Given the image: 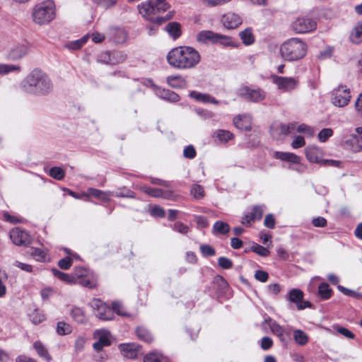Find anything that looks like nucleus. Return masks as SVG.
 Returning <instances> with one entry per match:
<instances>
[{
	"mask_svg": "<svg viewBox=\"0 0 362 362\" xmlns=\"http://www.w3.org/2000/svg\"><path fill=\"white\" fill-rule=\"evenodd\" d=\"M20 88L28 94L45 96L52 92L53 83L46 73L35 69L21 81Z\"/></svg>",
	"mask_w": 362,
	"mask_h": 362,
	"instance_id": "f257e3e1",
	"label": "nucleus"
},
{
	"mask_svg": "<svg viewBox=\"0 0 362 362\" xmlns=\"http://www.w3.org/2000/svg\"><path fill=\"white\" fill-rule=\"evenodd\" d=\"M167 61L175 69L187 70L194 69L199 64L201 55L192 47L180 46L172 49L168 52Z\"/></svg>",
	"mask_w": 362,
	"mask_h": 362,
	"instance_id": "f03ea898",
	"label": "nucleus"
},
{
	"mask_svg": "<svg viewBox=\"0 0 362 362\" xmlns=\"http://www.w3.org/2000/svg\"><path fill=\"white\" fill-rule=\"evenodd\" d=\"M306 43L298 37L291 38L280 47L281 55L286 61H298L303 59L307 53Z\"/></svg>",
	"mask_w": 362,
	"mask_h": 362,
	"instance_id": "7ed1b4c3",
	"label": "nucleus"
},
{
	"mask_svg": "<svg viewBox=\"0 0 362 362\" xmlns=\"http://www.w3.org/2000/svg\"><path fill=\"white\" fill-rule=\"evenodd\" d=\"M168 8L169 5L165 0H151L138 6L139 11L143 17L158 24H161L165 21L158 14L165 11Z\"/></svg>",
	"mask_w": 362,
	"mask_h": 362,
	"instance_id": "20e7f679",
	"label": "nucleus"
},
{
	"mask_svg": "<svg viewBox=\"0 0 362 362\" xmlns=\"http://www.w3.org/2000/svg\"><path fill=\"white\" fill-rule=\"evenodd\" d=\"M54 1H45L36 4L33 9V21L38 25H45L52 21L56 15Z\"/></svg>",
	"mask_w": 362,
	"mask_h": 362,
	"instance_id": "39448f33",
	"label": "nucleus"
},
{
	"mask_svg": "<svg viewBox=\"0 0 362 362\" xmlns=\"http://www.w3.org/2000/svg\"><path fill=\"white\" fill-rule=\"evenodd\" d=\"M270 78L272 82L276 86L277 88L282 92L290 93L296 90L299 83L298 79L295 77H286L272 74Z\"/></svg>",
	"mask_w": 362,
	"mask_h": 362,
	"instance_id": "423d86ee",
	"label": "nucleus"
},
{
	"mask_svg": "<svg viewBox=\"0 0 362 362\" xmlns=\"http://www.w3.org/2000/svg\"><path fill=\"white\" fill-rule=\"evenodd\" d=\"M317 28L316 21L308 16L297 17L291 24L292 30L299 34L308 33L315 30Z\"/></svg>",
	"mask_w": 362,
	"mask_h": 362,
	"instance_id": "0eeeda50",
	"label": "nucleus"
},
{
	"mask_svg": "<svg viewBox=\"0 0 362 362\" xmlns=\"http://www.w3.org/2000/svg\"><path fill=\"white\" fill-rule=\"evenodd\" d=\"M332 103L339 107L346 106L351 98L349 88L344 86H339L332 92Z\"/></svg>",
	"mask_w": 362,
	"mask_h": 362,
	"instance_id": "6e6552de",
	"label": "nucleus"
},
{
	"mask_svg": "<svg viewBox=\"0 0 362 362\" xmlns=\"http://www.w3.org/2000/svg\"><path fill=\"white\" fill-rule=\"evenodd\" d=\"M239 95L250 102L259 103L266 98V93L259 88L244 86L238 90Z\"/></svg>",
	"mask_w": 362,
	"mask_h": 362,
	"instance_id": "1a4fd4ad",
	"label": "nucleus"
},
{
	"mask_svg": "<svg viewBox=\"0 0 362 362\" xmlns=\"http://www.w3.org/2000/svg\"><path fill=\"white\" fill-rule=\"evenodd\" d=\"M89 305L95 310V315L103 320H111L113 319V313L110 307L101 301L100 299L95 298Z\"/></svg>",
	"mask_w": 362,
	"mask_h": 362,
	"instance_id": "9d476101",
	"label": "nucleus"
},
{
	"mask_svg": "<svg viewBox=\"0 0 362 362\" xmlns=\"http://www.w3.org/2000/svg\"><path fill=\"white\" fill-rule=\"evenodd\" d=\"M93 338L96 341L93 344V347L97 351H100L103 347L111 344L110 333L106 329L95 330L93 332Z\"/></svg>",
	"mask_w": 362,
	"mask_h": 362,
	"instance_id": "9b49d317",
	"label": "nucleus"
},
{
	"mask_svg": "<svg viewBox=\"0 0 362 362\" xmlns=\"http://www.w3.org/2000/svg\"><path fill=\"white\" fill-rule=\"evenodd\" d=\"M9 236L12 242L16 245H27L30 243V238L28 233L18 228L12 229Z\"/></svg>",
	"mask_w": 362,
	"mask_h": 362,
	"instance_id": "f8f14e48",
	"label": "nucleus"
},
{
	"mask_svg": "<svg viewBox=\"0 0 362 362\" xmlns=\"http://www.w3.org/2000/svg\"><path fill=\"white\" fill-rule=\"evenodd\" d=\"M221 21L227 29H235L242 24L243 19L238 14L228 12L222 16Z\"/></svg>",
	"mask_w": 362,
	"mask_h": 362,
	"instance_id": "ddd939ff",
	"label": "nucleus"
},
{
	"mask_svg": "<svg viewBox=\"0 0 362 362\" xmlns=\"http://www.w3.org/2000/svg\"><path fill=\"white\" fill-rule=\"evenodd\" d=\"M233 124L238 129L250 131L252 128V117L248 114L237 115L233 118Z\"/></svg>",
	"mask_w": 362,
	"mask_h": 362,
	"instance_id": "4468645a",
	"label": "nucleus"
},
{
	"mask_svg": "<svg viewBox=\"0 0 362 362\" xmlns=\"http://www.w3.org/2000/svg\"><path fill=\"white\" fill-rule=\"evenodd\" d=\"M118 347L124 357L135 358L138 356L139 346L135 343L121 344Z\"/></svg>",
	"mask_w": 362,
	"mask_h": 362,
	"instance_id": "2eb2a0df",
	"label": "nucleus"
},
{
	"mask_svg": "<svg viewBox=\"0 0 362 362\" xmlns=\"http://www.w3.org/2000/svg\"><path fill=\"white\" fill-rule=\"evenodd\" d=\"M156 94L160 98L170 103H176L180 100V97L176 93L165 88H157Z\"/></svg>",
	"mask_w": 362,
	"mask_h": 362,
	"instance_id": "dca6fc26",
	"label": "nucleus"
},
{
	"mask_svg": "<svg viewBox=\"0 0 362 362\" xmlns=\"http://www.w3.org/2000/svg\"><path fill=\"white\" fill-rule=\"evenodd\" d=\"M216 37V33L211 30H202L197 33L196 39L201 44L215 45Z\"/></svg>",
	"mask_w": 362,
	"mask_h": 362,
	"instance_id": "f3484780",
	"label": "nucleus"
},
{
	"mask_svg": "<svg viewBox=\"0 0 362 362\" xmlns=\"http://www.w3.org/2000/svg\"><path fill=\"white\" fill-rule=\"evenodd\" d=\"M189 97L197 102L203 103H213L218 104V101L211 95L207 93H202L196 90H192L189 93Z\"/></svg>",
	"mask_w": 362,
	"mask_h": 362,
	"instance_id": "a211bd4d",
	"label": "nucleus"
},
{
	"mask_svg": "<svg viewBox=\"0 0 362 362\" xmlns=\"http://www.w3.org/2000/svg\"><path fill=\"white\" fill-rule=\"evenodd\" d=\"M305 156L311 163H319L322 161V152L316 146H308L305 149Z\"/></svg>",
	"mask_w": 362,
	"mask_h": 362,
	"instance_id": "6ab92c4d",
	"label": "nucleus"
},
{
	"mask_svg": "<svg viewBox=\"0 0 362 362\" xmlns=\"http://www.w3.org/2000/svg\"><path fill=\"white\" fill-rule=\"evenodd\" d=\"M71 317L73 320L78 324H86L88 318L86 315L84 310L80 307L75 306L70 311Z\"/></svg>",
	"mask_w": 362,
	"mask_h": 362,
	"instance_id": "aec40b11",
	"label": "nucleus"
},
{
	"mask_svg": "<svg viewBox=\"0 0 362 362\" xmlns=\"http://www.w3.org/2000/svg\"><path fill=\"white\" fill-rule=\"evenodd\" d=\"M274 156L276 159L290 162L292 164H300V157L293 153L276 151Z\"/></svg>",
	"mask_w": 362,
	"mask_h": 362,
	"instance_id": "412c9836",
	"label": "nucleus"
},
{
	"mask_svg": "<svg viewBox=\"0 0 362 362\" xmlns=\"http://www.w3.org/2000/svg\"><path fill=\"white\" fill-rule=\"evenodd\" d=\"M33 346L37 355L40 358L46 360L47 362H50L52 360V358L49 354L47 349L42 342L40 341H36L33 343Z\"/></svg>",
	"mask_w": 362,
	"mask_h": 362,
	"instance_id": "4be33fe9",
	"label": "nucleus"
},
{
	"mask_svg": "<svg viewBox=\"0 0 362 362\" xmlns=\"http://www.w3.org/2000/svg\"><path fill=\"white\" fill-rule=\"evenodd\" d=\"M168 84L173 88H184L187 86L186 79L182 76H170L166 78Z\"/></svg>",
	"mask_w": 362,
	"mask_h": 362,
	"instance_id": "5701e85b",
	"label": "nucleus"
},
{
	"mask_svg": "<svg viewBox=\"0 0 362 362\" xmlns=\"http://www.w3.org/2000/svg\"><path fill=\"white\" fill-rule=\"evenodd\" d=\"M27 52L28 48L25 45H18L10 50L8 57L11 60H17L24 57Z\"/></svg>",
	"mask_w": 362,
	"mask_h": 362,
	"instance_id": "b1692460",
	"label": "nucleus"
},
{
	"mask_svg": "<svg viewBox=\"0 0 362 362\" xmlns=\"http://www.w3.org/2000/svg\"><path fill=\"white\" fill-rule=\"evenodd\" d=\"M87 192L89 196H93L98 199L107 202H108L110 197L113 195V193L110 191H101L95 188H88Z\"/></svg>",
	"mask_w": 362,
	"mask_h": 362,
	"instance_id": "393cba45",
	"label": "nucleus"
},
{
	"mask_svg": "<svg viewBox=\"0 0 362 362\" xmlns=\"http://www.w3.org/2000/svg\"><path fill=\"white\" fill-rule=\"evenodd\" d=\"M304 293L298 288H293L289 291L286 298L291 303H295L296 305L303 300Z\"/></svg>",
	"mask_w": 362,
	"mask_h": 362,
	"instance_id": "a878e982",
	"label": "nucleus"
},
{
	"mask_svg": "<svg viewBox=\"0 0 362 362\" xmlns=\"http://www.w3.org/2000/svg\"><path fill=\"white\" fill-rule=\"evenodd\" d=\"M111 35L113 41L116 43H123L127 38V33L122 28H112L111 30Z\"/></svg>",
	"mask_w": 362,
	"mask_h": 362,
	"instance_id": "bb28decb",
	"label": "nucleus"
},
{
	"mask_svg": "<svg viewBox=\"0 0 362 362\" xmlns=\"http://www.w3.org/2000/svg\"><path fill=\"white\" fill-rule=\"evenodd\" d=\"M346 144L349 145L353 151H360L362 150V136L353 134L347 140Z\"/></svg>",
	"mask_w": 362,
	"mask_h": 362,
	"instance_id": "cd10ccee",
	"label": "nucleus"
},
{
	"mask_svg": "<svg viewBox=\"0 0 362 362\" xmlns=\"http://www.w3.org/2000/svg\"><path fill=\"white\" fill-rule=\"evenodd\" d=\"M294 341L300 346L305 345L309 341L308 335L301 329H295L293 333Z\"/></svg>",
	"mask_w": 362,
	"mask_h": 362,
	"instance_id": "c85d7f7f",
	"label": "nucleus"
},
{
	"mask_svg": "<svg viewBox=\"0 0 362 362\" xmlns=\"http://www.w3.org/2000/svg\"><path fill=\"white\" fill-rule=\"evenodd\" d=\"M243 43L245 45H250L255 42V36L251 28H246L239 33Z\"/></svg>",
	"mask_w": 362,
	"mask_h": 362,
	"instance_id": "c756f323",
	"label": "nucleus"
},
{
	"mask_svg": "<svg viewBox=\"0 0 362 362\" xmlns=\"http://www.w3.org/2000/svg\"><path fill=\"white\" fill-rule=\"evenodd\" d=\"M165 30L174 39L179 37L181 35L180 25L176 22L169 23L165 26Z\"/></svg>",
	"mask_w": 362,
	"mask_h": 362,
	"instance_id": "7c9ffc66",
	"label": "nucleus"
},
{
	"mask_svg": "<svg viewBox=\"0 0 362 362\" xmlns=\"http://www.w3.org/2000/svg\"><path fill=\"white\" fill-rule=\"evenodd\" d=\"M350 40L354 44L362 42V24H357L350 34Z\"/></svg>",
	"mask_w": 362,
	"mask_h": 362,
	"instance_id": "2f4dec72",
	"label": "nucleus"
},
{
	"mask_svg": "<svg viewBox=\"0 0 362 362\" xmlns=\"http://www.w3.org/2000/svg\"><path fill=\"white\" fill-rule=\"evenodd\" d=\"M144 362H169V360L160 353L153 352L145 356Z\"/></svg>",
	"mask_w": 362,
	"mask_h": 362,
	"instance_id": "473e14b6",
	"label": "nucleus"
},
{
	"mask_svg": "<svg viewBox=\"0 0 362 362\" xmlns=\"http://www.w3.org/2000/svg\"><path fill=\"white\" fill-rule=\"evenodd\" d=\"M52 272L55 277L58 278L62 281H64L70 284H76V281L74 279L72 275H69L66 273L62 272L58 270L57 269H52Z\"/></svg>",
	"mask_w": 362,
	"mask_h": 362,
	"instance_id": "72a5a7b5",
	"label": "nucleus"
},
{
	"mask_svg": "<svg viewBox=\"0 0 362 362\" xmlns=\"http://www.w3.org/2000/svg\"><path fill=\"white\" fill-rule=\"evenodd\" d=\"M213 233L216 234H226L230 230V226L229 225L223 221H216L213 226Z\"/></svg>",
	"mask_w": 362,
	"mask_h": 362,
	"instance_id": "f704fd0d",
	"label": "nucleus"
},
{
	"mask_svg": "<svg viewBox=\"0 0 362 362\" xmlns=\"http://www.w3.org/2000/svg\"><path fill=\"white\" fill-rule=\"evenodd\" d=\"M318 294L323 300H327L331 298L332 291L329 288L328 284L322 283L318 286Z\"/></svg>",
	"mask_w": 362,
	"mask_h": 362,
	"instance_id": "c9c22d12",
	"label": "nucleus"
},
{
	"mask_svg": "<svg viewBox=\"0 0 362 362\" xmlns=\"http://www.w3.org/2000/svg\"><path fill=\"white\" fill-rule=\"evenodd\" d=\"M214 134L221 143H227L233 138V134L230 132L224 129H218Z\"/></svg>",
	"mask_w": 362,
	"mask_h": 362,
	"instance_id": "e433bc0d",
	"label": "nucleus"
},
{
	"mask_svg": "<svg viewBox=\"0 0 362 362\" xmlns=\"http://www.w3.org/2000/svg\"><path fill=\"white\" fill-rule=\"evenodd\" d=\"M21 68L18 65L0 64V75H6L11 72H20Z\"/></svg>",
	"mask_w": 362,
	"mask_h": 362,
	"instance_id": "4c0bfd02",
	"label": "nucleus"
},
{
	"mask_svg": "<svg viewBox=\"0 0 362 362\" xmlns=\"http://www.w3.org/2000/svg\"><path fill=\"white\" fill-rule=\"evenodd\" d=\"M137 337L146 342H151L153 337L150 332L144 327H138L136 329Z\"/></svg>",
	"mask_w": 362,
	"mask_h": 362,
	"instance_id": "58836bf2",
	"label": "nucleus"
},
{
	"mask_svg": "<svg viewBox=\"0 0 362 362\" xmlns=\"http://www.w3.org/2000/svg\"><path fill=\"white\" fill-rule=\"evenodd\" d=\"M77 284H79L83 287H86L88 288H93L97 285L95 278L92 274H90V273L88 274V276H84L83 278L78 280L77 281Z\"/></svg>",
	"mask_w": 362,
	"mask_h": 362,
	"instance_id": "ea45409f",
	"label": "nucleus"
},
{
	"mask_svg": "<svg viewBox=\"0 0 362 362\" xmlns=\"http://www.w3.org/2000/svg\"><path fill=\"white\" fill-rule=\"evenodd\" d=\"M88 37V35H84L78 40L68 42L66 47L72 50L78 49L86 43Z\"/></svg>",
	"mask_w": 362,
	"mask_h": 362,
	"instance_id": "a19ab883",
	"label": "nucleus"
},
{
	"mask_svg": "<svg viewBox=\"0 0 362 362\" xmlns=\"http://www.w3.org/2000/svg\"><path fill=\"white\" fill-rule=\"evenodd\" d=\"M30 254L38 262H45L47 259V252L41 248L32 247Z\"/></svg>",
	"mask_w": 362,
	"mask_h": 362,
	"instance_id": "79ce46f5",
	"label": "nucleus"
},
{
	"mask_svg": "<svg viewBox=\"0 0 362 362\" xmlns=\"http://www.w3.org/2000/svg\"><path fill=\"white\" fill-rule=\"evenodd\" d=\"M221 45L223 46L229 47L233 46V42L231 37L222 34L216 33L215 45Z\"/></svg>",
	"mask_w": 362,
	"mask_h": 362,
	"instance_id": "37998d69",
	"label": "nucleus"
},
{
	"mask_svg": "<svg viewBox=\"0 0 362 362\" xmlns=\"http://www.w3.org/2000/svg\"><path fill=\"white\" fill-rule=\"evenodd\" d=\"M337 288L340 292H341L345 296H350L356 299H362V293H359L356 291L349 289L341 285H339L337 286Z\"/></svg>",
	"mask_w": 362,
	"mask_h": 362,
	"instance_id": "c03bdc74",
	"label": "nucleus"
},
{
	"mask_svg": "<svg viewBox=\"0 0 362 362\" xmlns=\"http://www.w3.org/2000/svg\"><path fill=\"white\" fill-rule=\"evenodd\" d=\"M89 273L90 272L83 267H75L72 276L74 277V279L76 281V284H77V281L78 280L83 278L84 276H88Z\"/></svg>",
	"mask_w": 362,
	"mask_h": 362,
	"instance_id": "a18cd8bd",
	"label": "nucleus"
},
{
	"mask_svg": "<svg viewBox=\"0 0 362 362\" xmlns=\"http://www.w3.org/2000/svg\"><path fill=\"white\" fill-rule=\"evenodd\" d=\"M272 332L276 335L281 341H284V329L276 321L269 327Z\"/></svg>",
	"mask_w": 362,
	"mask_h": 362,
	"instance_id": "49530a36",
	"label": "nucleus"
},
{
	"mask_svg": "<svg viewBox=\"0 0 362 362\" xmlns=\"http://www.w3.org/2000/svg\"><path fill=\"white\" fill-rule=\"evenodd\" d=\"M49 175L55 180H62L64 177L65 172L60 167H52L49 170Z\"/></svg>",
	"mask_w": 362,
	"mask_h": 362,
	"instance_id": "de8ad7c7",
	"label": "nucleus"
},
{
	"mask_svg": "<svg viewBox=\"0 0 362 362\" xmlns=\"http://www.w3.org/2000/svg\"><path fill=\"white\" fill-rule=\"evenodd\" d=\"M71 331V327L64 322H59L57 325V332L59 335L69 334Z\"/></svg>",
	"mask_w": 362,
	"mask_h": 362,
	"instance_id": "09e8293b",
	"label": "nucleus"
},
{
	"mask_svg": "<svg viewBox=\"0 0 362 362\" xmlns=\"http://www.w3.org/2000/svg\"><path fill=\"white\" fill-rule=\"evenodd\" d=\"M295 130L299 133L305 134L308 136H313L315 134L314 129L305 124H296Z\"/></svg>",
	"mask_w": 362,
	"mask_h": 362,
	"instance_id": "8fccbe9b",
	"label": "nucleus"
},
{
	"mask_svg": "<svg viewBox=\"0 0 362 362\" xmlns=\"http://www.w3.org/2000/svg\"><path fill=\"white\" fill-rule=\"evenodd\" d=\"M191 194L195 199H202L204 197V188L197 184H194L191 187Z\"/></svg>",
	"mask_w": 362,
	"mask_h": 362,
	"instance_id": "3c124183",
	"label": "nucleus"
},
{
	"mask_svg": "<svg viewBox=\"0 0 362 362\" xmlns=\"http://www.w3.org/2000/svg\"><path fill=\"white\" fill-rule=\"evenodd\" d=\"M98 6L104 9H108L115 6L117 4V0H92Z\"/></svg>",
	"mask_w": 362,
	"mask_h": 362,
	"instance_id": "603ef678",
	"label": "nucleus"
},
{
	"mask_svg": "<svg viewBox=\"0 0 362 362\" xmlns=\"http://www.w3.org/2000/svg\"><path fill=\"white\" fill-rule=\"evenodd\" d=\"M30 318L32 322L35 325L40 324L42 322L44 319V315L41 313V312L38 310H33L30 315Z\"/></svg>",
	"mask_w": 362,
	"mask_h": 362,
	"instance_id": "864d4df0",
	"label": "nucleus"
},
{
	"mask_svg": "<svg viewBox=\"0 0 362 362\" xmlns=\"http://www.w3.org/2000/svg\"><path fill=\"white\" fill-rule=\"evenodd\" d=\"M265 208L264 205H257L253 206L250 213L255 220H260L263 216Z\"/></svg>",
	"mask_w": 362,
	"mask_h": 362,
	"instance_id": "5fc2aeb1",
	"label": "nucleus"
},
{
	"mask_svg": "<svg viewBox=\"0 0 362 362\" xmlns=\"http://www.w3.org/2000/svg\"><path fill=\"white\" fill-rule=\"evenodd\" d=\"M252 250L262 257H267L269 255V250L258 244H255L251 247Z\"/></svg>",
	"mask_w": 362,
	"mask_h": 362,
	"instance_id": "6e6d98bb",
	"label": "nucleus"
},
{
	"mask_svg": "<svg viewBox=\"0 0 362 362\" xmlns=\"http://www.w3.org/2000/svg\"><path fill=\"white\" fill-rule=\"evenodd\" d=\"M333 134V130L330 128L322 129L318 134V138L320 141L325 142Z\"/></svg>",
	"mask_w": 362,
	"mask_h": 362,
	"instance_id": "4d7b16f0",
	"label": "nucleus"
},
{
	"mask_svg": "<svg viewBox=\"0 0 362 362\" xmlns=\"http://www.w3.org/2000/svg\"><path fill=\"white\" fill-rule=\"evenodd\" d=\"M200 250L204 257H212L216 254L215 250L209 245H201Z\"/></svg>",
	"mask_w": 362,
	"mask_h": 362,
	"instance_id": "13d9d810",
	"label": "nucleus"
},
{
	"mask_svg": "<svg viewBox=\"0 0 362 362\" xmlns=\"http://www.w3.org/2000/svg\"><path fill=\"white\" fill-rule=\"evenodd\" d=\"M218 265L224 269H228L233 267V262L232 261L225 257H221L218 259Z\"/></svg>",
	"mask_w": 362,
	"mask_h": 362,
	"instance_id": "bf43d9fd",
	"label": "nucleus"
},
{
	"mask_svg": "<svg viewBox=\"0 0 362 362\" xmlns=\"http://www.w3.org/2000/svg\"><path fill=\"white\" fill-rule=\"evenodd\" d=\"M150 214L153 216L160 218H163L165 216V210L158 206H153L151 209Z\"/></svg>",
	"mask_w": 362,
	"mask_h": 362,
	"instance_id": "052dcab7",
	"label": "nucleus"
},
{
	"mask_svg": "<svg viewBox=\"0 0 362 362\" xmlns=\"http://www.w3.org/2000/svg\"><path fill=\"white\" fill-rule=\"evenodd\" d=\"M145 193L147 194L156 197V198H161L162 197V193L163 189H157V188H146L144 190Z\"/></svg>",
	"mask_w": 362,
	"mask_h": 362,
	"instance_id": "680f3d73",
	"label": "nucleus"
},
{
	"mask_svg": "<svg viewBox=\"0 0 362 362\" xmlns=\"http://www.w3.org/2000/svg\"><path fill=\"white\" fill-rule=\"evenodd\" d=\"M183 154L185 158L192 159L196 156V150L192 145H189L184 149Z\"/></svg>",
	"mask_w": 362,
	"mask_h": 362,
	"instance_id": "e2e57ef3",
	"label": "nucleus"
},
{
	"mask_svg": "<svg viewBox=\"0 0 362 362\" xmlns=\"http://www.w3.org/2000/svg\"><path fill=\"white\" fill-rule=\"evenodd\" d=\"M305 144L304 138L301 136H296L291 143V146L293 148H299L305 146Z\"/></svg>",
	"mask_w": 362,
	"mask_h": 362,
	"instance_id": "0e129e2a",
	"label": "nucleus"
},
{
	"mask_svg": "<svg viewBox=\"0 0 362 362\" xmlns=\"http://www.w3.org/2000/svg\"><path fill=\"white\" fill-rule=\"evenodd\" d=\"M173 229L181 234H186L189 230L188 226L180 222L175 223Z\"/></svg>",
	"mask_w": 362,
	"mask_h": 362,
	"instance_id": "69168bd1",
	"label": "nucleus"
},
{
	"mask_svg": "<svg viewBox=\"0 0 362 362\" xmlns=\"http://www.w3.org/2000/svg\"><path fill=\"white\" fill-rule=\"evenodd\" d=\"M72 264V260L70 257H66L59 261L58 265L62 269H68Z\"/></svg>",
	"mask_w": 362,
	"mask_h": 362,
	"instance_id": "338daca9",
	"label": "nucleus"
},
{
	"mask_svg": "<svg viewBox=\"0 0 362 362\" xmlns=\"http://www.w3.org/2000/svg\"><path fill=\"white\" fill-rule=\"evenodd\" d=\"M337 332L347 339H354L355 334L348 329L343 327H337Z\"/></svg>",
	"mask_w": 362,
	"mask_h": 362,
	"instance_id": "774afa93",
	"label": "nucleus"
}]
</instances>
